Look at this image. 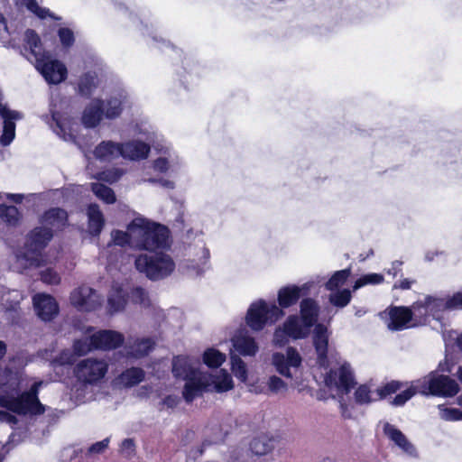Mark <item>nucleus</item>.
<instances>
[{"instance_id":"c756f323","label":"nucleus","mask_w":462,"mask_h":462,"mask_svg":"<svg viewBox=\"0 0 462 462\" xmlns=\"http://www.w3.org/2000/svg\"><path fill=\"white\" fill-rule=\"evenodd\" d=\"M459 392V385L455 379L448 375L435 376V396L453 397Z\"/></svg>"},{"instance_id":"8fccbe9b","label":"nucleus","mask_w":462,"mask_h":462,"mask_svg":"<svg viewBox=\"0 0 462 462\" xmlns=\"http://www.w3.org/2000/svg\"><path fill=\"white\" fill-rule=\"evenodd\" d=\"M356 402L359 404H368L374 401L379 400L373 397V393L368 385H360L355 392Z\"/></svg>"},{"instance_id":"f3484780","label":"nucleus","mask_w":462,"mask_h":462,"mask_svg":"<svg viewBox=\"0 0 462 462\" xmlns=\"http://www.w3.org/2000/svg\"><path fill=\"white\" fill-rule=\"evenodd\" d=\"M33 307L38 317L44 320H51L59 312V306L55 299L46 293H38L32 298Z\"/></svg>"},{"instance_id":"7ed1b4c3","label":"nucleus","mask_w":462,"mask_h":462,"mask_svg":"<svg viewBox=\"0 0 462 462\" xmlns=\"http://www.w3.org/2000/svg\"><path fill=\"white\" fill-rule=\"evenodd\" d=\"M53 237L51 228L47 226H37L31 230L25 237L23 248L14 252V259L12 263V269L18 273L30 268L42 266L45 260L43 250Z\"/></svg>"},{"instance_id":"473e14b6","label":"nucleus","mask_w":462,"mask_h":462,"mask_svg":"<svg viewBox=\"0 0 462 462\" xmlns=\"http://www.w3.org/2000/svg\"><path fill=\"white\" fill-rule=\"evenodd\" d=\"M88 230L92 235H98L105 224V219L99 207L90 204L88 208Z\"/></svg>"},{"instance_id":"2eb2a0df","label":"nucleus","mask_w":462,"mask_h":462,"mask_svg":"<svg viewBox=\"0 0 462 462\" xmlns=\"http://www.w3.org/2000/svg\"><path fill=\"white\" fill-rule=\"evenodd\" d=\"M410 309L407 307H390L380 313V317L391 330H402L411 324Z\"/></svg>"},{"instance_id":"338daca9","label":"nucleus","mask_w":462,"mask_h":462,"mask_svg":"<svg viewBox=\"0 0 462 462\" xmlns=\"http://www.w3.org/2000/svg\"><path fill=\"white\" fill-rule=\"evenodd\" d=\"M134 450V441L130 439H124L121 444V452L125 456L129 457Z\"/></svg>"},{"instance_id":"a18cd8bd","label":"nucleus","mask_w":462,"mask_h":462,"mask_svg":"<svg viewBox=\"0 0 462 462\" xmlns=\"http://www.w3.org/2000/svg\"><path fill=\"white\" fill-rule=\"evenodd\" d=\"M204 363L209 367H218L226 360V355L217 349L209 348L204 352Z\"/></svg>"},{"instance_id":"a878e982","label":"nucleus","mask_w":462,"mask_h":462,"mask_svg":"<svg viewBox=\"0 0 462 462\" xmlns=\"http://www.w3.org/2000/svg\"><path fill=\"white\" fill-rule=\"evenodd\" d=\"M431 305V297H427L423 301L415 302L410 309L411 326H421L428 322Z\"/></svg>"},{"instance_id":"20e7f679","label":"nucleus","mask_w":462,"mask_h":462,"mask_svg":"<svg viewBox=\"0 0 462 462\" xmlns=\"http://www.w3.org/2000/svg\"><path fill=\"white\" fill-rule=\"evenodd\" d=\"M24 49L29 51L27 59L33 62L37 70L43 76L50 84H59L67 78V68L65 65L52 60L49 53L42 49L38 34L28 29L24 34Z\"/></svg>"},{"instance_id":"4be33fe9","label":"nucleus","mask_w":462,"mask_h":462,"mask_svg":"<svg viewBox=\"0 0 462 462\" xmlns=\"http://www.w3.org/2000/svg\"><path fill=\"white\" fill-rule=\"evenodd\" d=\"M150 220L137 217L129 223L130 247L143 251V246L136 244L139 240H147Z\"/></svg>"},{"instance_id":"1a4fd4ad","label":"nucleus","mask_w":462,"mask_h":462,"mask_svg":"<svg viewBox=\"0 0 462 462\" xmlns=\"http://www.w3.org/2000/svg\"><path fill=\"white\" fill-rule=\"evenodd\" d=\"M187 258L180 262L179 270L189 276L199 277L209 267V251L202 241L195 245H189Z\"/></svg>"},{"instance_id":"4468645a","label":"nucleus","mask_w":462,"mask_h":462,"mask_svg":"<svg viewBox=\"0 0 462 462\" xmlns=\"http://www.w3.org/2000/svg\"><path fill=\"white\" fill-rule=\"evenodd\" d=\"M301 356L293 347H288L286 355L274 353L272 356V364L275 370L286 378H292L291 368H298L301 365Z\"/></svg>"},{"instance_id":"ea45409f","label":"nucleus","mask_w":462,"mask_h":462,"mask_svg":"<svg viewBox=\"0 0 462 462\" xmlns=\"http://www.w3.org/2000/svg\"><path fill=\"white\" fill-rule=\"evenodd\" d=\"M350 274L351 270L349 268L335 272L326 282V289L330 291H337L339 287L346 283Z\"/></svg>"},{"instance_id":"2f4dec72","label":"nucleus","mask_w":462,"mask_h":462,"mask_svg":"<svg viewBox=\"0 0 462 462\" xmlns=\"http://www.w3.org/2000/svg\"><path fill=\"white\" fill-rule=\"evenodd\" d=\"M97 74L95 71H88L80 76L78 81L79 93L86 97H89L98 86Z\"/></svg>"},{"instance_id":"864d4df0","label":"nucleus","mask_w":462,"mask_h":462,"mask_svg":"<svg viewBox=\"0 0 462 462\" xmlns=\"http://www.w3.org/2000/svg\"><path fill=\"white\" fill-rule=\"evenodd\" d=\"M266 384V390L274 394L285 393L288 390L287 383L276 375L270 376Z\"/></svg>"},{"instance_id":"7c9ffc66","label":"nucleus","mask_w":462,"mask_h":462,"mask_svg":"<svg viewBox=\"0 0 462 462\" xmlns=\"http://www.w3.org/2000/svg\"><path fill=\"white\" fill-rule=\"evenodd\" d=\"M319 313V305L311 298H305L300 303V317L310 326H314Z\"/></svg>"},{"instance_id":"6e6552de","label":"nucleus","mask_w":462,"mask_h":462,"mask_svg":"<svg viewBox=\"0 0 462 462\" xmlns=\"http://www.w3.org/2000/svg\"><path fill=\"white\" fill-rule=\"evenodd\" d=\"M108 371L105 359L88 357L79 362L74 368V374L81 386L87 388L99 383Z\"/></svg>"},{"instance_id":"423d86ee","label":"nucleus","mask_w":462,"mask_h":462,"mask_svg":"<svg viewBox=\"0 0 462 462\" xmlns=\"http://www.w3.org/2000/svg\"><path fill=\"white\" fill-rule=\"evenodd\" d=\"M134 265L138 272L152 281L169 277L176 268L172 257L162 252L154 254H141L135 258Z\"/></svg>"},{"instance_id":"f03ea898","label":"nucleus","mask_w":462,"mask_h":462,"mask_svg":"<svg viewBox=\"0 0 462 462\" xmlns=\"http://www.w3.org/2000/svg\"><path fill=\"white\" fill-rule=\"evenodd\" d=\"M42 381L35 382L28 391L22 374L6 367L0 366V405L20 414H42L45 408L40 402L38 393Z\"/></svg>"},{"instance_id":"e2e57ef3","label":"nucleus","mask_w":462,"mask_h":462,"mask_svg":"<svg viewBox=\"0 0 462 462\" xmlns=\"http://www.w3.org/2000/svg\"><path fill=\"white\" fill-rule=\"evenodd\" d=\"M60 42L64 47H69L74 42V34L71 30L68 28H60L58 32Z\"/></svg>"},{"instance_id":"bf43d9fd","label":"nucleus","mask_w":462,"mask_h":462,"mask_svg":"<svg viewBox=\"0 0 462 462\" xmlns=\"http://www.w3.org/2000/svg\"><path fill=\"white\" fill-rule=\"evenodd\" d=\"M23 4L33 14L40 18H45L50 15L48 9L42 8L39 6L35 0H23Z\"/></svg>"},{"instance_id":"72a5a7b5","label":"nucleus","mask_w":462,"mask_h":462,"mask_svg":"<svg viewBox=\"0 0 462 462\" xmlns=\"http://www.w3.org/2000/svg\"><path fill=\"white\" fill-rule=\"evenodd\" d=\"M126 305L125 293L119 287H113L107 298V309L110 314L122 311Z\"/></svg>"},{"instance_id":"c03bdc74","label":"nucleus","mask_w":462,"mask_h":462,"mask_svg":"<svg viewBox=\"0 0 462 462\" xmlns=\"http://www.w3.org/2000/svg\"><path fill=\"white\" fill-rule=\"evenodd\" d=\"M231 370L235 376L242 382H245L247 378V368L245 363L242 358L236 355L231 354Z\"/></svg>"},{"instance_id":"dca6fc26","label":"nucleus","mask_w":462,"mask_h":462,"mask_svg":"<svg viewBox=\"0 0 462 462\" xmlns=\"http://www.w3.org/2000/svg\"><path fill=\"white\" fill-rule=\"evenodd\" d=\"M383 431L388 439L403 454L411 457H417L415 446L396 426L389 422H384Z\"/></svg>"},{"instance_id":"603ef678","label":"nucleus","mask_w":462,"mask_h":462,"mask_svg":"<svg viewBox=\"0 0 462 462\" xmlns=\"http://www.w3.org/2000/svg\"><path fill=\"white\" fill-rule=\"evenodd\" d=\"M383 276L379 273H368L357 279L353 286V291H356L367 284H379L383 282Z\"/></svg>"},{"instance_id":"412c9836","label":"nucleus","mask_w":462,"mask_h":462,"mask_svg":"<svg viewBox=\"0 0 462 462\" xmlns=\"http://www.w3.org/2000/svg\"><path fill=\"white\" fill-rule=\"evenodd\" d=\"M232 345L235 350L244 356H254L259 346L254 337L248 335L246 331H240L232 338Z\"/></svg>"},{"instance_id":"aec40b11","label":"nucleus","mask_w":462,"mask_h":462,"mask_svg":"<svg viewBox=\"0 0 462 462\" xmlns=\"http://www.w3.org/2000/svg\"><path fill=\"white\" fill-rule=\"evenodd\" d=\"M313 345L317 353V360L320 366L328 365V334L323 324H317L313 333Z\"/></svg>"},{"instance_id":"09e8293b","label":"nucleus","mask_w":462,"mask_h":462,"mask_svg":"<svg viewBox=\"0 0 462 462\" xmlns=\"http://www.w3.org/2000/svg\"><path fill=\"white\" fill-rule=\"evenodd\" d=\"M92 350H96L92 343V335L89 337L75 340L73 344L74 354L78 356H85Z\"/></svg>"},{"instance_id":"4c0bfd02","label":"nucleus","mask_w":462,"mask_h":462,"mask_svg":"<svg viewBox=\"0 0 462 462\" xmlns=\"http://www.w3.org/2000/svg\"><path fill=\"white\" fill-rule=\"evenodd\" d=\"M144 378V372L141 368L132 367L123 372L118 380L126 387H132L141 383Z\"/></svg>"},{"instance_id":"6e6d98bb","label":"nucleus","mask_w":462,"mask_h":462,"mask_svg":"<svg viewBox=\"0 0 462 462\" xmlns=\"http://www.w3.org/2000/svg\"><path fill=\"white\" fill-rule=\"evenodd\" d=\"M130 298L133 302L140 304L143 308L151 305L147 292L140 287L134 288L131 291Z\"/></svg>"},{"instance_id":"c9c22d12","label":"nucleus","mask_w":462,"mask_h":462,"mask_svg":"<svg viewBox=\"0 0 462 462\" xmlns=\"http://www.w3.org/2000/svg\"><path fill=\"white\" fill-rule=\"evenodd\" d=\"M154 341L150 337L137 338L129 347L128 354L134 357H143L153 348Z\"/></svg>"},{"instance_id":"39448f33","label":"nucleus","mask_w":462,"mask_h":462,"mask_svg":"<svg viewBox=\"0 0 462 462\" xmlns=\"http://www.w3.org/2000/svg\"><path fill=\"white\" fill-rule=\"evenodd\" d=\"M134 133L145 137L152 143L154 150L160 154L152 162V168L160 173H175L180 168L182 162L176 152L169 145L163 143L161 135L154 127L146 121L135 123Z\"/></svg>"},{"instance_id":"4d7b16f0","label":"nucleus","mask_w":462,"mask_h":462,"mask_svg":"<svg viewBox=\"0 0 462 462\" xmlns=\"http://www.w3.org/2000/svg\"><path fill=\"white\" fill-rule=\"evenodd\" d=\"M40 276L42 282L49 285H57L60 282V274L52 268L42 270Z\"/></svg>"},{"instance_id":"3c124183","label":"nucleus","mask_w":462,"mask_h":462,"mask_svg":"<svg viewBox=\"0 0 462 462\" xmlns=\"http://www.w3.org/2000/svg\"><path fill=\"white\" fill-rule=\"evenodd\" d=\"M439 410V416L446 421H458L462 420V411L457 408L445 407L444 405H438Z\"/></svg>"},{"instance_id":"69168bd1","label":"nucleus","mask_w":462,"mask_h":462,"mask_svg":"<svg viewBox=\"0 0 462 462\" xmlns=\"http://www.w3.org/2000/svg\"><path fill=\"white\" fill-rule=\"evenodd\" d=\"M108 439H105L102 441H98L88 448L89 454H99L102 453L108 446Z\"/></svg>"},{"instance_id":"774afa93","label":"nucleus","mask_w":462,"mask_h":462,"mask_svg":"<svg viewBox=\"0 0 462 462\" xmlns=\"http://www.w3.org/2000/svg\"><path fill=\"white\" fill-rule=\"evenodd\" d=\"M0 421L6 422L10 426H13L17 423V419L7 411H0Z\"/></svg>"},{"instance_id":"58836bf2","label":"nucleus","mask_w":462,"mask_h":462,"mask_svg":"<svg viewBox=\"0 0 462 462\" xmlns=\"http://www.w3.org/2000/svg\"><path fill=\"white\" fill-rule=\"evenodd\" d=\"M0 219L7 226H15L20 220V213L16 207L5 204L0 205Z\"/></svg>"},{"instance_id":"49530a36","label":"nucleus","mask_w":462,"mask_h":462,"mask_svg":"<svg viewBox=\"0 0 462 462\" xmlns=\"http://www.w3.org/2000/svg\"><path fill=\"white\" fill-rule=\"evenodd\" d=\"M408 383H402L400 381H391L384 385L377 388L376 390V395L378 396V399H383L386 398L388 395H391L393 393H395L399 390H401L404 385H407Z\"/></svg>"},{"instance_id":"052dcab7","label":"nucleus","mask_w":462,"mask_h":462,"mask_svg":"<svg viewBox=\"0 0 462 462\" xmlns=\"http://www.w3.org/2000/svg\"><path fill=\"white\" fill-rule=\"evenodd\" d=\"M75 354L71 353L70 350L65 349L63 350L58 357H56L51 365L55 366L56 365H70L75 361Z\"/></svg>"},{"instance_id":"b1692460","label":"nucleus","mask_w":462,"mask_h":462,"mask_svg":"<svg viewBox=\"0 0 462 462\" xmlns=\"http://www.w3.org/2000/svg\"><path fill=\"white\" fill-rule=\"evenodd\" d=\"M94 156L101 162H111L121 156V144L113 141H102L96 146Z\"/></svg>"},{"instance_id":"f8f14e48","label":"nucleus","mask_w":462,"mask_h":462,"mask_svg":"<svg viewBox=\"0 0 462 462\" xmlns=\"http://www.w3.org/2000/svg\"><path fill=\"white\" fill-rule=\"evenodd\" d=\"M416 393L426 396L433 394V372H430L426 376L411 382L407 389L398 393L391 401V404L396 407L403 406Z\"/></svg>"},{"instance_id":"de8ad7c7","label":"nucleus","mask_w":462,"mask_h":462,"mask_svg":"<svg viewBox=\"0 0 462 462\" xmlns=\"http://www.w3.org/2000/svg\"><path fill=\"white\" fill-rule=\"evenodd\" d=\"M22 299L23 296L18 291H9L2 299L5 310L15 311Z\"/></svg>"},{"instance_id":"37998d69","label":"nucleus","mask_w":462,"mask_h":462,"mask_svg":"<svg viewBox=\"0 0 462 462\" xmlns=\"http://www.w3.org/2000/svg\"><path fill=\"white\" fill-rule=\"evenodd\" d=\"M91 189L94 194L104 202L107 204H113L116 202L115 192L109 187L102 183H93Z\"/></svg>"},{"instance_id":"393cba45","label":"nucleus","mask_w":462,"mask_h":462,"mask_svg":"<svg viewBox=\"0 0 462 462\" xmlns=\"http://www.w3.org/2000/svg\"><path fill=\"white\" fill-rule=\"evenodd\" d=\"M284 325L290 337L293 339L307 337L312 328V326L304 322V320L297 315L290 316L284 322Z\"/></svg>"},{"instance_id":"ddd939ff","label":"nucleus","mask_w":462,"mask_h":462,"mask_svg":"<svg viewBox=\"0 0 462 462\" xmlns=\"http://www.w3.org/2000/svg\"><path fill=\"white\" fill-rule=\"evenodd\" d=\"M169 236L170 231L166 226L150 220L147 240H139L136 244L143 246V251L164 249L170 245Z\"/></svg>"},{"instance_id":"f704fd0d","label":"nucleus","mask_w":462,"mask_h":462,"mask_svg":"<svg viewBox=\"0 0 462 462\" xmlns=\"http://www.w3.org/2000/svg\"><path fill=\"white\" fill-rule=\"evenodd\" d=\"M296 285L282 287L278 291V302L281 308H289L300 299Z\"/></svg>"},{"instance_id":"a211bd4d","label":"nucleus","mask_w":462,"mask_h":462,"mask_svg":"<svg viewBox=\"0 0 462 462\" xmlns=\"http://www.w3.org/2000/svg\"><path fill=\"white\" fill-rule=\"evenodd\" d=\"M142 142L140 140H130L121 144V156L130 161H142L148 157L151 151L149 141Z\"/></svg>"},{"instance_id":"0eeeda50","label":"nucleus","mask_w":462,"mask_h":462,"mask_svg":"<svg viewBox=\"0 0 462 462\" xmlns=\"http://www.w3.org/2000/svg\"><path fill=\"white\" fill-rule=\"evenodd\" d=\"M282 315L283 311L278 306L260 300L250 305L246 313L245 322L254 331H260L267 323H274Z\"/></svg>"},{"instance_id":"9d476101","label":"nucleus","mask_w":462,"mask_h":462,"mask_svg":"<svg viewBox=\"0 0 462 462\" xmlns=\"http://www.w3.org/2000/svg\"><path fill=\"white\" fill-rule=\"evenodd\" d=\"M324 382L328 390L335 391L337 394H347L355 385L352 369L346 363L337 369H330Z\"/></svg>"},{"instance_id":"5701e85b","label":"nucleus","mask_w":462,"mask_h":462,"mask_svg":"<svg viewBox=\"0 0 462 462\" xmlns=\"http://www.w3.org/2000/svg\"><path fill=\"white\" fill-rule=\"evenodd\" d=\"M104 101L101 99H93L85 108L82 115V123L88 128L96 127L104 116Z\"/></svg>"},{"instance_id":"bb28decb","label":"nucleus","mask_w":462,"mask_h":462,"mask_svg":"<svg viewBox=\"0 0 462 462\" xmlns=\"http://www.w3.org/2000/svg\"><path fill=\"white\" fill-rule=\"evenodd\" d=\"M126 103L127 95L125 91L116 93L106 103L104 102V116L108 119L118 117Z\"/></svg>"},{"instance_id":"e433bc0d","label":"nucleus","mask_w":462,"mask_h":462,"mask_svg":"<svg viewBox=\"0 0 462 462\" xmlns=\"http://www.w3.org/2000/svg\"><path fill=\"white\" fill-rule=\"evenodd\" d=\"M445 310H462V292L455 293L447 299L435 297V311Z\"/></svg>"},{"instance_id":"9b49d317","label":"nucleus","mask_w":462,"mask_h":462,"mask_svg":"<svg viewBox=\"0 0 462 462\" xmlns=\"http://www.w3.org/2000/svg\"><path fill=\"white\" fill-rule=\"evenodd\" d=\"M69 300L80 311H93L101 307L103 297L91 287L81 285L71 291Z\"/></svg>"},{"instance_id":"a19ab883","label":"nucleus","mask_w":462,"mask_h":462,"mask_svg":"<svg viewBox=\"0 0 462 462\" xmlns=\"http://www.w3.org/2000/svg\"><path fill=\"white\" fill-rule=\"evenodd\" d=\"M273 448L271 439L266 436L254 438L250 443V449L257 456L267 454Z\"/></svg>"},{"instance_id":"cd10ccee","label":"nucleus","mask_w":462,"mask_h":462,"mask_svg":"<svg viewBox=\"0 0 462 462\" xmlns=\"http://www.w3.org/2000/svg\"><path fill=\"white\" fill-rule=\"evenodd\" d=\"M67 212L61 208H56L46 211L41 217V226H47L54 229H59L65 226L67 221Z\"/></svg>"},{"instance_id":"680f3d73","label":"nucleus","mask_w":462,"mask_h":462,"mask_svg":"<svg viewBox=\"0 0 462 462\" xmlns=\"http://www.w3.org/2000/svg\"><path fill=\"white\" fill-rule=\"evenodd\" d=\"M290 335L285 328V325L283 324L282 328H278L273 335V344L277 346H282L286 343H288Z\"/></svg>"},{"instance_id":"5fc2aeb1","label":"nucleus","mask_w":462,"mask_h":462,"mask_svg":"<svg viewBox=\"0 0 462 462\" xmlns=\"http://www.w3.org/2000/svg\"><path fill=\"white\" fill-rule=\"evenodd\" d=\"M125 171L122 169L113 168L102 172H99L97 178L99 180L106 181L108 183H114L117 181L123 175Z\"/></svg>"},{"instance_id":"79ce46f5","label":"nucleus","mask_w":462,"mask_h":462,"mask_svg":"<svg viewBox=\"0 0 462 462\" xmlns=\"http://www.w3.org/2000/svg\"><path fill=\"white\" fill-rule=\"evenodd\" d=\"M352 299L350 290L343 289L332 291L328 296L329 302L337 308L347 306Z\"/></svg>"},{"instance_id":"f257e3e1","label":"nucleus","mask_w":462,"mask_h":462,"mask_svg":"<svg viewBox=\"0 0 462 462\" xmlns=\"http://www.w3.org/2000/svg\"><path fill=\"white\" fill-rule=\"evenodd\" d=\"M172 373L176 378L186 381L182 394L191 402L204 392L224 393L234 386L231 375L225 370L214 374L202 372L198 364L188 356H176L172 361Z\"/></svg>"},{"instance_id":"13d9d810","label":"nucleus","mask_w":462,"mask_h":462,"mask_svg":"<svg viewBox=\"0 0 462 462\" xmlns=\"http://www.w3.org/2000/svg\"><path fill=\"white\" fill-rule=\"evenodd\" d=\"M112 242L120 246L129 245L130 246V230L129 225L125 232L120 230H115L111 233Z\"/></svg>"},{"instance_id":"0e129e2a","label":"nucleus","mask_w":462,"mask_h":462,"mask_svg":"<svg viewBox=\"0 0 462 462\" xmlns=\"http://www.w3.org/2000/svg\"><path fill=\"white\" fill-rule=\"evenodd\" d=\"M319 281H310L307 282L300 286L296 285V291L299 293L300 297L301 296H307L310 294V291L314 286L319 283Z\"/></svg>"},{"instance_id":"6ab92c4d","label":"nucleus","mask_w":462,"mask_h":462,"mask_svg":"<svg viewBox=\"0 0 462 462\" xmlns=\"http://www.w3.org/2000/svg\"><path fill=\"white\" fill-rule=\"evenodd\" d=\"M123 334L115 330H100L92 334L94 348L110 350L120 346L124 343Z\"/></svg>"},{"instance_id":"c85d7f7f","label":"nucleus","mask_w":462,"mask_h":462,"mask_svg":"<svg viewBox=\"0 0 462 462\" xmlns=\"http://www.w3.org/2000/svg\"><path fill=\"white\" fill-rule=\"evenodd\" d=\"M51 118L48 116H43V119L50 125L51 128L53 132L62 137L64 140H69L71 137L70 133H68L69 129V121L66 118H63L62 116L56 111L54 108H51Z\"/></svg>"}]
</instances>
